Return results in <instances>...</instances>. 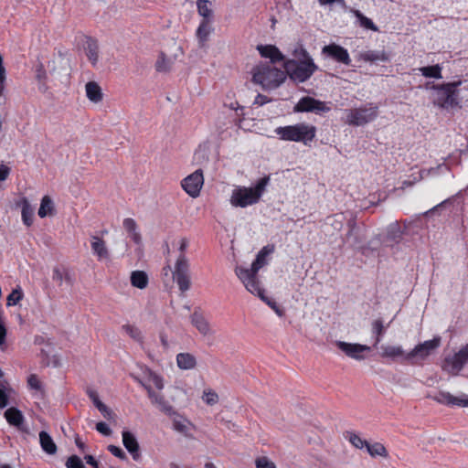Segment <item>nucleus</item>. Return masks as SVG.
<instances>
[{
	"label": "nucleus",
	"instance_id": "nucleus-1",
	"mask_svg": "<svg viewBox=\"0 0 468 468\" xmlns=\"http://www.w3.org/2000/svg\"><path fill=\"white\" fill-rule=\"evenodd\" d=\"M273 250L274 249L271 246L263 247L258 252L255 261L251 263L250 268L236 266L235 273L239 281L243 283L247 291L259 296L275 312L278 316L282 317L284 314V310L280 307L275 301L264 295V290L261 287V283L257 276L259 271L267 265V257L273 252Z\"/></svg>",
	"mask_w": 468,
	"mask_h": 468
},
{
	"label": "nucleus",
	"instance_id": "nucleus-2",
	"mask_svg": "<svg viewBox=\"0 0 468 468\" xmlns=\"http://www.w3.org/2000/svg\"><path fill=\"white\" fill-rule=\"evenodd\" d=\"M252 82L263 90L278 88L286 79L284 70L268 62H260L251 69Z\"/></svg>",
	"mask_w": 468,
	"mask_h": 468
},
{
	"label": "nucleus",
	"instance_id": "nucleus-3",
	"mask_svg": "<svg viewBox=\"0 0 468 468\" xmlns=\"http://www.w3.org/2000/svg\"><path fill=\"white\" fill-rule=\"evenodd\" d=\"M270 177L261 178L254 186H237L233 189L229 202L235 207H246L258 203L264 194Z\"/></svg>",
	"mask_w": 468,
	"mask_h": 468
},
{
	"label": "nucleus",
	"instance_id": "nucleus-4",
	"mask_svg": "<svg viewBox=\"0 0 468 468\" xmlns=\"http://www.w3.org/2000/svg\"><path fill=\"white\" fill-rule=\"evenodd\" d=\"M274 133L282 141L295 142L309 145L316 136V127L307 122H298L292 125L277 127Z\"/></svg>",
	"mask_w": 468,
	"mask_h": 468
},
{
	"label": "nucleus",
	"instance_id": "nucleus-5",
	"mask_svg": "<svg viewBox=\"0 0 468 468\" xmlns=\"http://www.w3.org/2000/svg\"><path fill=\"white\" fill-rule=\"evenodd\" d=\"M461 83V81H453L432 86V89L434 90L432 98L433 104L445 110L460 107L457 88Z\"/></svg>",
	"mask_w": 468,
	"mask_h": 468
},
{
	"label": "nucleus",
	"instance_id": "nucleus-6",
	"mask_svg": "<svg viewBox=\"0 0 468 468\" xmlns=\"http://www.w3.org/2000/svg\"><path fill=\"white\" fill-rule=\"evenodd\" d=\"M188 247V240L186 238H182L179 240V251L180 254L175 264L173 278L178 285L179 290L185 292L190 288V277H189V261L186 258L185 251Z\"/></svg>",
	"mask_w": 468,
	"mask_h": 468
},
{
	"label": "nucleus",
	"instance_id": "nucleus-7",
	"mask_svg": "<svg viewBox=\"0 0 468 468\" xmlns=\"http://www.w3.org/2000/svg\"><path fill=\"white\" fill-rule=\"evenodd\" d=\"M378 114V108L372 103L346 111L345 122L352 126H364L373 122Z\"/></svg>",
	"mask_w": 468,
	"mask_h": 468
},
{
	"label": "nucleus",
	"instance_id": "nucleus-8",
	"mask_svg": "<svg viewBox=\"0 0 468 468\" xmlns=\"http://www.w3.org/2000/svg\"><path fill=\"white\" fill-rule=\"evenodd\" d=\"M317 69V66L313 59H307V62H296L295 60H286L284 62V72L289 77L298 82H303L308 80Z\"/></svg>",
	"mask_w": 468,
	"mask_h": 468
},
{
	"label": "nucleus",
	"instance_id": "nucleus-9",
	"mask_svg": "<svg viewBox=\"0 0 468 468\" xmlns=\"http://www.w3.org/2000/svg\"><path fill=\"white\" fill-rule=\"evenodd\" d=\"M468 362V344L452 356L445 357L441 368L452 376H457Z\"/></svg>",
	"mask_w": 468,
	"mask_h": 468
},
{
	"label": "nucleus",
	"instance_id": "nucleus-10",
	"mask_svg": "<svg viewBox=\"0 0 468 468\" xmlns=\"http://www.w3.org/2000/svg\"><path fill=\"white\" fill-rule=\"evenodd\" d=\"M441 345V337L435 336L431 340L417 345L410 352L405 355V360H424Z\"/></svg>",
	"mask_w": 468,
	"mask_h": 468
},
{
	"label": "nucleus",
	"instance_id": "nucleus-11",
	"mask_svg": "<svg viewBox=\"0 0 468 468\" xmlns=\"http://www.w3.org/2000/svg\"><path fill=\"white\" fill-rule=\"evenodd\" d=\"M204 186V175L201 169H197L181 182L182 188L193 198L199 197Z\"/></svg>",
	"mask_w": 468,
	"mask_h": 468
},
{
	"label": "nucleus",
	"instance_id": "nucleus-12",
	"mask_svg": "<svg viewBox=\"0 0 468 468\" xmlns=\"http://www.w3.org/2000/svg\"><path fill=\"white\" fill-rule=\"evenodd\" d=\"M331 107L327 102L306 96L302 98L294 106L295 112H314L316 114L328 112Z\"/></svg>",
	"mask_w": 468,
	"mask_h": 468
},
{
	"label": "nucleus",
	"instance_id": "nucleus-13",
	"mask_svg": "<svg viewBox=\"0 0 468 468\" xmlns=\"http://www.w3.org/2000/svg\"><path fill=\"white\" fill-rule=\"evenodd\" d=\"M335 346L344 352L348 357L357 361L365 359L364 353L370 351V346L367 345L347 343L344 341H336Z\"/></svg>",
	"mask_w": 468,
	"mask_h": 468
},
{
	"label": "nucleus",
	"instance_id": "nucleus-14",
	"mask_svg": "<svg viewBox=\"0 0 468 468\" xmlns=\"http://www.w3.org/2000/svg\"><path fill=\"white\" fill-rule=\"evenodd\" d=\"M322 55L346 66L350 65L351 63V58L347 49L335 43L324 46L322 48Z\"/></svg>",
	"mask_w": 468,
	"mask_h": 468
},
{
	"label": "nucleus",
	"instance_id": "nucleus-15",
	"mask_svg": "<svg viewBox=\"0 0 468 468\" xmlns=\"http://www.w3.org/2000/svg\"><path fill=\"white\" fill-rule=\"evenodd\" d=\"M432 399L436 402L447 406L468 407V395L466 394L453 396L449 392L441 391L435 396H433Z\"/></svg>",
	"mask_w": 468,
	"mask_h": 468
},
{
	"label": "nucleus",
	"instance_id": "nucleus-16",
	"mask_svg": "<svg viewBox=\"0 0 468 468\" xmlns=\"http://www.w3.org/2000/svg\"><path fill=\"white\" fill-rule=\"evenodd\" d=\"M144 388L147 390L148 397L152 403L157 406L160 410L168 415L174 412L173 407L165 399L164 396L154 392L150 387V384H144Z\"/></svg>",
	"mask_w": 468,
	"mask_h": 468
},
{
	"label": "nucleus",
	"instance_id": "nucleus-17",
	"mask_svg": "<svg viewBox=\"0 0 468 468\" xmlns=\"http://www.w3.org/2000/svg\"><path fill=\"white\" fill-rule=\"evenodd\" d=\"M90 247L92 253L97 257L98 261H105L110 258L109 250L103 239L98 236H91Z\"/></svg>",
	"mask_w": 468,
	"mask_h": 468
},
{
	"label": "nucleus",
	"instance_id": "nucleus-18",
	"mask_svg": "<svg viewBox=\"0 0 468 468\" xmlns=\"http://www.w3.org/2000/svg\"><path fill=\"white\" fill-rule=\"evenodd\" d=\"M257 50L262 58H269L271 64L282 61L284 59L283 55L279 48L273 45H258Z\"/></svg>",
	"mask_w": 468,
	"mask_h": 468
},
{
	"label": "nucleus",
	"instance_id": "nucleus-19",
	"mask_svg": "<svg viewBox=\"0 0 468 468\" xmlns=\"http://www.w3.org/2000/svg\"><path fill=\"white\" fill-rule=\"evenodd\" d=\"M122 444L125 449L131 453L133 460H138L140 457L139 443L136 437L131 431H123L122 432Z\"/></svg>",
	"mask_w": 468,
	"mask_h": 468
},
{
	"label": "nucleus",
	"instance_id": "nucleus-20",
	"mask_svg": "<svg viewBox=\"0 0 468 468\" xmlns=\"http://www.w3.org/2000/svg\"><path fill=\"white\" fill-rule=\"evenodd\" d=\"M52 279L60 287L63 285L71 286L73 284V278L70 272L65 268H54L52 271Z\"/></svg>",
	"mask_w": 468,
	"mask_h": 468
},
{
	"label": "nucleus",
	"instance_id": "nucleus-21",
	"mask_svg": "<svg viewBox=\"0 0 468 468\" xmlns=\"http://www.w3.org/2000/svg\"><path fill=\"white\" fill-rule=\"evenodd\" d=\"M358 58L366 62L388 61V55L385 50H367L360 52Z\"/></svg>",
	"mask_w": 468,
	"mask_h": 468
},
{
	"label": "nucleus",
	"instance_id": "nucleus-22",
	"mask_svg": "<svg viewBox=\"0 0 468 468\" xmlns=\"http://www.w3.org/2000/svg\"><path fill=\"white\" fill-rule=\"evenodd\" d=\"M84 51L89 61L95 66L99 61V45L97 41L88 38L84 45Z\"/></svg>",
	"mask_w": 468,
	"mask_h": 468
},
{
	"label": "nucleus",
	"instance_id": "nucleus-23",
	"mask_svg": "<svg viewBox=\"0 0 468 468\" xmlns=\"http://www.w3.org/2000/svg\"><path fill=\"white\" fill-rule=\"evenodd\" d=\"M380 355L385 358L396 359L402 357L405 360V355H407V353H405L401 346L384 345L381 346Z\"/></svg>",
	"mask_w": 468,
	"mask_h": 468
},
{
	"label": "nucleus",
	"instance_id": "nucleus-24",
	"mask_svg": "<svg viewBox=\"0 0 468 468\" xmlns=\"http://www.w3.org/2000/svg\"><path fill=\"white\" fill-rule=\"evenodd\" d=\"M176 364L180 369L190 370L196 367L197 359L190 353H180L176 356Z\"/></svg>",
	"mask_w": 468,
	"mask_h": 468
},
{
	"label": "nucleus",
	"instance_id": "nucleus-25",
	"mask_svg": "<svg viewBox=\"0 0 468 468\" xmlns=\"http://www.w3.org/2000/svg\"><path fill=\"white\" fill-rule=\"evenodd\" d=\"M173 428L177 432L183 434L186 437L192 438V424L189 420L184 418H176L173 420Z\"/></svg>",
	"mask_w": 468,
	"mask_h": 468
},
{
	"label": "nucleus",
	"instance_id": "nucleus-26",
	"mask_svg": "<svg viewBox=\"0 0 468 468\" xmlns=\"http://www.w3.org/2000/svg\"><path fill=\"white\" fill-rule=\"evenodd\" d=\"M191 323L202 335H207L210 333L209 324L201 314L194 312Z\"/></svg>",
	"mask_w": 468,
	"mask_h": 468
},
{
	"label": "nucleus",
	"instance_id": "nucleus-27",
	"mask_svg": "<svg viewBox=\"0 0 468 468\" xmlns=\"http://www.w3.org/2000/svg\"><path fill=\"white\" fill-rule=\"evenodd\" d=\"M86 95L92 102H100L102 100V92L98 83L90 81L85 86Z\"/></svg>",
	"mask_w": 468,
	"mask_h": 468
},
{
	"label": "nucleus",
	"instance_id": "nucleus-28",
	"mask_svg": "<svg viewBox=\"0 0 468 468\" xmlns=\"http://www.w3.org/2000/svg\"><path fill=\"white\" fill-rule=\"evenodd\" d=\"M213 28L210 25V22L207 20H202L199 24L197 29V37L198 39V42L200 46H204L205 43L207 41V38L209 35L211 34Z\"/></svg>",
	"mask_w": 468,
	"mask_h": 468
},
{
	"label": "nucleus",
	"instance_id": "nucleus-29",
	"mask_svg": "<svg viewBox=\"0 0 468 468\" xmlns=\"http://www.w3.org/2000/svg\"><path fill=\"white\" fill-rule=\"evenodd\" d=\"M39 442L42 450L48 454L56 453L57 446L48 432L44 431L39 432Z\"/></svg>",
	"mask_w": 468,
	"mask_h": 468
},
{
	"label": "nucleus",
	"instance_id": "nucleus-30",
	"mask_svg": "<svg viewBox=\"0 0 468 468\" xmlns=\"http://www.w3.org/2000/svg\"><path fill=\"white\" fill-rule=\"evenodd\" d=\"M123 228L128 232L129 237L136 243L139 244L141 242V235L137 231V225L133 218H125L123 220Z\"/></svg>",
	"mask_w": 468,
	"mask_h": 468
},
{
	"label": "nucleus",
	"instance_id": "nucleus-31",
	"mask_svg": "<svg viewBox=\"0 0 468 468\" xmlns=\"http://www.w3.org/2000/svg\"><path fill=\"white\" fill-rule=\"evenodd\" d=\"M37 214L42 218L54 214V204L50 197L45 196L42 197Z\"/></svg>",
	"mask_w": 468,
	"mask_h": 468
},
{
	"label": "nucleus",
	"instance_id": "nucleus-32",
	"mask_svg": "<svg viewBox=\"0 0 468 468\" xmlns=\"http://www.w3.org/2000/svg\"><path fill=\"white\" fill-rule=\"evenodd\" d=\"M131 282L136 288L144 289L148 284L147 274L143 271H134L131 274Z\"/></svg>",
	"mask_w": 468,
	"mask_h": 468
},
{
	"label": "nucleus",
	"instance_id": "nucleus-33",
	"mask_svg": "<svg viewBox=\"0 0 468 468\" xmlns=\"http://www.w3.org/2000/svg\"><path fill=\"white\" fill-rule=\"evenodd\" d=\"M402 237V230L398 222H393L387 229V239L392 243H399Z\"/></svg>",
	"mask_w": 468,
	"mask_h": 468
},
{
	"label": "nucleus",
	"instance_id": "nucleus-34",
	"mask_svg": "<svg viewBox=\"0 0 468 468\" xmlns=\"http://www.w3.org/2000/svg\"><path fill=\"white\" fill-rule=\"evenodd\" d=\"M366 449L369 455L374 458L378 456L387 458L388 456L386 447L380 442H375L372 444L367 442Z\"/></svg>",
	"mask_w": 468,
	"mask_h": 468
},
{
	"label": "nucleus",
	"instance_id": "nucleus-35",
	"mask_svg": "<svg viewBox=\"0 0 468 468\" xmlns=\"http://www.w3.org/2000/svg\"><path fill=\"white\" fill-rule=\"evenodd\" d=\"M22 220L27 226H31L34 219V207L27 199L22 201Z\"/></svg>",
	"mask_w": 468,
	"mask_h": 468
},
{
	"label": "nucleus",
	"instance_id": "nucleus-36",
	"mask_svg": "<svg viewBox=\"0 0 468 468\" xmlns=\"http://www.w3.org/2000/svg\"><path fill=\"white\" fill-rule=\"evenodd\" d=\"M144 387V384H150V387H155L157 389L162 390L164 388L163 378L153 371H148L144 381L140 382Z\"/></svg>",
	"mask_w": 468,
	"mask_h": 468
},
{
	"label": "nucleus",
	"instance_id": "nucleus-37",
	"mask_svg": "<svg viewBox=\"0 0 468 468\" xmlns=\"http://www.w3.org/2000/svg\"><path fill=\"white\" fill-rule=\"evenodd\" d=\"M421 74L426 78L441 79V67L437 64L433 66L421 67L419 69Z\"/></svg>",
	"mask_w": 468,
	"mask_h": 468
},
{
	"label": "nucleus",
	"instance_id": "nucleus-38",
	"mask_svg": "<svg viewBox=\"0 0 468 468\" xmlns=\"http://www.w3.org/2000/svg\"><path fill=\"white\" fill-rule=\"evenodd\" d=\"M5 417L8 423L14 426H19L23 421V416L21 412L15 408L6 410L5 412Z\"/></svg>",
	"mask_w": 468,
	"mask_h": 468
},
{
	"label": "nucleus",
	"instance_id": "nucleus-39",
	"mask_svg": "<svg viewBox=\"0 0 468 468\" xmlns=\"http://www.w3.org/2000/svg\"><path fill=\"white\" fill-rule=\"evenodd\" d=\"M197 11L198 14L203 16V20L211 21L212 18V10L210 8V2L207 0H198L197 1Z\"/></svg>",
	"mask_w": 468,
	"mask_h": 468
},
{
	"label": "nucleus",
	"instance_id": "nucleus-40",
	"mask_svg": "<svg viewBox=\"0 0 468 468\" xmlns=\"http://www.w3.org/2000/svg\"><path fill=\"white\" fill-rule=\"evenodd\" d=\"M173 60L161 54L156 60L155 69L159 72H168L172 69Z\"/></svg>",
	"mask_w": 468,
	"mask_h": 468
},
{
	"label": "nucleus",
	"instance_id": "nucleus-41",
	"mask_svg": "<svg viewBox=\"0 0 468 468\" xmlns=\"http://www.w3.org/2000/svg\"><path fill=\"white\" fill-rule=\"evenodd\" d=\"M201 399L208 406H214L219 400L218 393L211 388L204 389Z\"/></svg>",
	"mask_w": 468,
	"mask_h": 468
},
{
	"label": "nucleus",
	"instance_id": "nucleus-42",
	"mask_svg": "<svg viewBox=\"0 0 468 468\" xmlns=\"http://www.w3.org/2000/svg\"><path fill=\"white\" fill-rule=\"evenodd\" d=\"M356 17L357 18V20L359 21V24L361 27L367 28V29H370L372 31H378V27L375 26V24L373 23V21L365 16L360 11L358 10H356L354 12Z\"/></svg>",
	"mask_w": 468,
	"mask_h": 468
},
{
	"label": "nucleus",
	"instance_id": "nucleus-43",
	"mask_svg": "<svg viewBox=\"0 0 468 468\" xmlns=\"http://www.w3.org/2000/svg\"><path fill=\"white\" fill-rule=\"evenodd\" d=\"M24 293L20 286L15 288L11 293L7 296V306H13L17 304L23 298Z\"/></svg>",
	"mask_w": 468,
	"mask_h": 468
},
{
	"label": "nucleus",
	"instance_id": "nucleus-44",
	"mask_svg": "<svg viewBox=\"0 0 468 468\" xmlns=\"http://www.w3.org/2000/svg\"><path fill=\"white\" fill-rule=\"evenodd\" d=\"M372 332L376 335L375 345H378L381 341V337L385 332L382 320L377 319L372 323Z\"/></svg>",
	"mask_w": 468,
	"mask_h": 468
},
{
	"label": "nucleus",
	"instance_id": "nucleus-45",
	"mask_svg": "<svg viewBox=\"0 0 468 468\" xmlns=\"http://www.w3.org/2000/svg\"><path fill=\"white\" fill-rule=\"evenodd\" d=\"M122 329L125 334H127L133 340H135L137 342L142 341V333L137 327L131 325V324H124V325H122Z\"/></svg>",
	"mask_w": 468,
	"mask_h": 468
},
{
	"label": "nucleus",
	"instance_id": "nucleus-46",
	"mask_svg": "<svg viewBox=\"0 0 468 468\" xmlns=\"http://www.w3.org/2000/svg\"><path fill=\"white\" fill-rule=\"evenodd\" d=\"M348 441L354 447L357 449H364L367 445V441L356 433H349Z\"/></svg>",
	"mask_w": 468,
	"mask_h": 468
},
{
	"label": "nucleus",
	"instance_id": "nucleus-47",
	"mask_svg": "<svg viewBox=\"0 0 468 468\" xmlns=\"http://www.w3.org/2000/svg\"><path fill=\"white\" fill-rule=\"evenodd\" d=\"M6 70L4 67V59L0 55V97H3L5 90Z\"/></svg>",
	"mask_w": 468,
	"mask_h": 468
},
{
	"label": "nucleus",
	"instance_id": "nucleus-48",
	"mask_svg": "<svg viewBox=\"0 0 468 468\" xmlns=\"http://www.w3.org/2000/svg\"><path fill=\"white\" fill-rule=\"evenodd\" d=\"M293 57L296 62H307V59H313L308 52L302 47L293 51Z\"/></svg>",
	"mask_w": 468,
	"mask_h": 468
},
{
	"label": "nucleus",
	"instance_id": "nucleus-49",
	"mask_svg": "<svg viewBox=\"0 0 468 468\" xmlns=\"http://www.w3.org/2000/svg\"><path fill=\"white\" fill-rule=\"evenodd\" d=\"M255 465L257 468H276V465L268 457L261 456L255 460Z\"/></svg>",
	"mask_w": 468,
	"mask_h": 468
},
{
	"label": "nucleus",
	"instance_id": "nucleus-50",
	"mask_svg": "<svg viewBox=\"0 0 468 468\" xmlns=\"http://www.w3.org/2000/svg\"><path fill=\"white\" fill-rule=\"evenodd\" d=\"M66 466L68 468H85L80 458L76 455H72L68 459Z\"/></svg>",
	"mask_w": 468,
	"mask_h": 468
},
{
	"label": "nucleus",
	"instance_id": "nucleus-51",
	"mask_svg": "<svg viewBox=\"0 0 468 468\" xmlns=\"http://www.w3.org/2000/svg\"><path fill=\"white\" fill-rule=\"evenodd\" d=\"M27 384L30 387V388L35 390H40L41 389V382L37 375L32 374L27 378Z\"/></svg>",
	"mask_w": 468,
	"mask_h": 468
},
{
	"label": "nucleus",
	"instance_id": "nucleus-52",
	"mask_svg": "<svg viewBox=\"0 0 468 468\" xmlns=\"http://www.w3.org/2000/svg\"><path fill=\"white\" fill-rule=\"evenodd\" d=\"M109 452L114 455L115 457H118L122 460L126 458L125 452L122 450V448L115 446V445H109L108 446Z\"/></svg>",
	"mask_w": 468,
	"mask_h": 468
},
{
	"label": "nucleus",
	"instance_id": "nucleus-53",
	"mask_svg": "<svg viewBox=\"0 0 468 468\" xmlns=\"http://www.w3.org/2000/svg\"><path fill=\"white\" fill-rule=\"evenodd\" d=\"M96 430L104 436H110L112 430L105 422H98L96 424Z\"/></svg>",
	"mask_w": 468,
	"mask_h": 468
},
{
	"label": "nucleus",
	"instance_id": "nucleus-54",
	"mask_svg": "<svg viewBox=\"0 0 468 468\" xmlns=\"http://www.w3.org/2000/svg\"><path fill=\"white\" fill-rule=\"evenodd\" d=\"M98 410L108 420H110L113 417L112 411L107 406H105L103 403H98Z\"/></svg>",
	"mask_w": 468,
	"mask_h": 468
},
{
	"label": "nucleus",
	"instance_id": "nucleus-55",
	"mask_svg": "<svg viewBox=\"0 0 468 468\" xmlns=\"http://www.w3.org/2000/svg\"><path fill=\"white\" fill-rule=\"evenodd\" d=\"M174 271L171 270V266L167 264L163 268L162 275L164 278V282L170 281L171 279L176 282V280L173 278Z\"/></svg>",
	"mask_w": 468,
	"mask_h": 468
},
{
	"label": "nucleus",
	"instance_id": "nucleus-56",
	"mask_svg": "<svg viewBox=\"0 0 468 468\" xmlns=\"http://www.w3.org/2000/svg\"><path fill=\"white\" fill-rule=\"evenodd\" d=\"M7 404H8L7 394L4 390L3 383L0 382V408H5L7 406Z\"/></svg>",
	"mask_w": 468,
	"mask_h": 468
},
{
	"label": "nucleus",
	"instance_id": "nucleus-57",
	"mask_svg": "<svg viewBox=\"0 0 468 468\" xmlns=\"http://www.w3.org/2000/svg\"><path fill=\"white\" fill-rule=\"evenodd\" d=\"M10 173V168L5 165H0V181H4L7 178Z\"/></svg>",
	"mask_w": 468,
	"mask_h": 468
},
{
	"label": "nucleus",
	"instance_id": "nucleus-58",
	"mask_svg": "<svg viewBox=\"0 0 468 468\" xmlns=\"http://www.w3.org/2000/svg\"><path fill=\"white\" fill-rule=\"evenodd\" d=\"M268 101H269V100L266 96L259 94L256 96V98L254 100V104L262 106V105L266 104Z\"/></svg>",
	"mask_w": 468,
	"mask_h": 468
},
{
	"label": "nucleus",
	"instance_id": "nucleus-59",
	"mask_svg": "<svg viewBox=\"0 0 468 468\" xmlns=\"http://www.w3.org/2000/svg\"><path fill=\"white\" fill-rule=\"evenodd\" d=\"M84 459H85V461H86V463H87L88 464H90V465L92 466V468H99V467H98V463H97V461L93 458V456H91V455H86V456L84 457Z\"/></svg>",
	"mask_w": 468,
	"mask_h": 468
},
{
	"label": "nucleus",
	"instance_id": "nucleus-60",
	"mask_svg": "<svg viewBox=\"0 0 468 468\" xmlns=\"http://www.w3.org/2000/svg\"><path fill=\"white\" fill-rule=\"evenodd\" d=\"M6 330L4 325L0 324V346L5 344Z\"/></svg>",
	"mask_w": 468,
	"mask_h": 468
},
{
	"label": "nucleus",
	"instance_id": "nucleus-61",
	"mask_svg": "<svg viewBox=\"0 0 468 468\" xmlns=\"http://www.w3.org/2000/svg\"><path fill=\"white\" fill-rule=\"evenodd\" d=\"M318 1H319V3L322 5H331V4H334V3H337V4H340V5H344L345 4L344 0H318Z\"/></svg>",
	"mask_w": 468,
	"mask_h": 468
},
{
	"label": "nucleus",
	"instance_id": "nucleus-62",
	"mask_svg": "<svg viewBox=\"0 0 468 468\" xmlns=\"http://www.w3.org/2000/svg\"><path fill=\"white\" fill-rule=\"evenodd\" d=\"M413 185L412 182L410 181H403L402 182V186H401V188H406V187H409V186H411Z\"/></svg>",
	"mask_w": 468,
	"mask_h": 468
},
{
	"label": "nucleus",
	"instance_id": "nucleus-63",
	"mask_svg": "<svg viewBox=\"0 0 468 468\" xmlns=\"http://www.w3.org/2000/svg\"><path fill=\"white\" fill-rule=\"evenodd\" d=\"M91 398H92L93 403L95 404V406H96L97 408H98V403H102V402L98 399V397H97V396L92 395V396H91Z\"/></svg>",
	"mask_w": 468,
	"mask_h": 468
},
{
	"label": "nucleus",
	"instance_id": "nucleus-64",
	"mask_svg": "<svg viewBox=\"0 0 468 468\" xmlns=\"http://www.w3.org/2000/svg\"><path fill=\"white\" fill-rule=\"evenodd\" d=\"M0 468H13V467L9 464H1Z\"/></svg>",
	"mask_w": 468,
	"mask_h": 468
}]
</instances>
